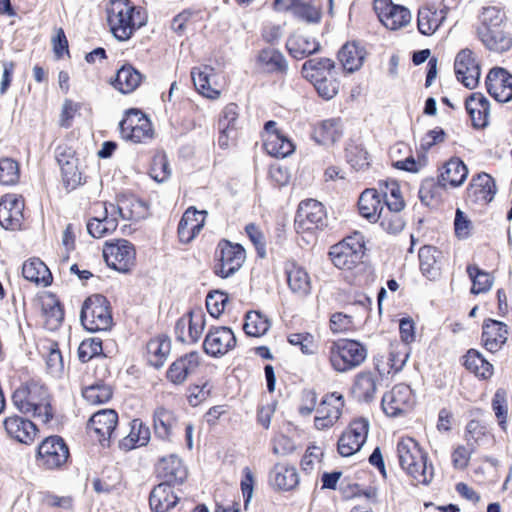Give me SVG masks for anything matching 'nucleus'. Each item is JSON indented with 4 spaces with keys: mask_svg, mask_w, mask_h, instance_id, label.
I'll return each mask as SVG.
<instances>
[{
    "mask_svg": "<svg viewBox=\"0 0 512 512\" xmlns=\"http://www.w3.org/2000/svg\"><path fill=\"white\" fill-rule=\"evenodd\" d=\"M107 21L114 37L126 41L145 25L146 16L128 0H111L107 8Z\"/></svg>",
    "mask_w": 512,
    "mask_h": 512,
    "instance_id": "obj_1",
    "label": "nucleus"
},
{
    "mask_svg": "<svg viewBox=\"0 0 512 512\" xmlns=\"http://www.w3.org/2000/svg\"><path fill=\"white\" fill-rule=\"evenodd\" d=\"M477 35L483 45L502 53L512 46V38L504 28V14L496 7H486L479 16Z\"/></svg>",
    "mask_w": 512,
    "mask_h": 512,
    "instance_id": "obj_2",
    "label": "nucleus"
},
{
    "mask_svg": "<svg viewBox=\"0 0 512 512\" xmlns=\"http://www.w3.org/2000/svg\"><path fill=\"white\" fill-rule=\"evenodd\" d=\"M15 407L22 413L48 423L52 410L47 389L36 383H30L15 390L12 396Z\"/></svg>",
    "mask_w": 512,
    "mask_h": 512,
    "instance_id": "obj_3",
    "label": "nucleus"
},
{
    "mask_svg": "<svg viewBox=\"0 0 512 512\" xmlns=\"http://www.w3.org/2000/svg\"><path fill=\"white\" fill-rule=\"evenodd\" d=\"M367 358L366 347L356 340L338 339L328 348V361L337 373H347L361 366Z\"/></svg>",
    "mask_w": 512,
    "mask_h": 512,
    "instance_id": "obj_4",
    "label": "nucleus"
},
{
    "mask_svg": "<svg viewBox=\"0 0 512 512\" xmlns=\"http://www.w3.org/2000/svg\"><path fill=\"white\" fill-rule=\"evenodd\" d=\"M80 320L91 332L109 330L113 320L108 300L100 294L88 297L83 303Z\"/></svg>",
    "mask_w": 512,
    "mask_h": 512,
    "instance_id": "obj_5",
    "label": "nucleus"
},
{
    "mask_svg": "<svg viewBox=\"0 0 512 512\" xmlns=\"http://www.w3.org/2000/svg\"><path fill=\"white\" fill-rule=\"evenodd\" d=\"M364 250V237L361 233L355 232L332 246L329 255L337 268L351 270L361 262Z\"/></svg>",
    "mask_w": 512,
    "mask_h": 512,
    "instance_id": "obj_6",
    "label": "nucleus"
},
{
    "mask_svg": "<svg viewBox=\"0 0 512 512\" xmlns=\"http://www.w3.org/2000/svg\"><path fill=\"white\" fill-rule=\"evenodd\" d=\"M96 214L87 223V231L94 238H102L112 233L118 226L117 216L131 219L133 216L124 212L123 205L115 206L112 203H99L94 207Z\"/></svg>",
    "mask_w": 512,
    "mask_h": 512,
    "instance_id": "obj_7",
    "label": "nucleus"
},
{
    "mask_svg": "<svg viewBox=\"0 0 512 512\" xmlns=\"http://www.w3.org/2000/svg\"><path fill=\"white\" fill-rule=\"evenodd\" d=\"M326 211L322 203L314 199L300 202L295 218L297 233L314 232L326 225Z\"/></svg>",
    "mask_w": 512,
    "mask_h": 512,
    "instance_id": "obj_8",
    "label": "nucleus"
},
{
    "mask_svg": "<svg viewBox=\"0 0 512 512\" xmlns=\"http://www.w3.org/2000/svg\"><path fill=\"white\" fill-rule=\"evenodd\" d=\"M368 433L369 422L367 419L358 418L353 420L338 439L337 450L339 454L343 457L356 454L365 444Z\"/></svg>",
    "mask_w": 512,
    "mask_h": 512,
    "instance_id": "obj_9",
    "label": "nucleus"
},
{
    "mask_svg": "<svg viewBox=\"0 0 512 512\" xmlns=\"http://www.w3.org/2000/svg\"><path fill=\"white\" fill-rule=\"evenodd\" d=\"M120 131L123 138L135 143L146 142L154 136L150 120L135 109L127 112L125 118L120 122Z\"/></svg>",
    "mask_w": 512,
    "mask_h": 512,
    "instance_id": "obj_10",
    "label": "nucleus"
},
{
    "mask_svg": "<svg viewBox=\"0 0 512 512\" xmlns=\"http://www.w3.org/2000/svg\"><path fill=\"white\" fill-rule=\"evenodd\" d=\"M344 404L342 394L333 392L325 395L316 409L314 427L320 431L332 428L340 419Z\"/></svg>",
    "mask_w": 512,
    "mask_h": 512,
    "instance_id": "obj_11",
    "label": "nucleus"
},
{
    "mask_svg": "<svg viewBox=\"0 0 512 512\" xmlns=\"http://www.w3.org/2000/svg\"><path fill=\"white\" fill-rule=\"evenodd\" d=\"M218 249L219 256L215 272L222 278H228L242 267L246 259V252L241 245L225 240L219 243Z\"/></svg>",
    "mask_w": 512,
    "mask_h": 512,
    "instance_id": "obj_12",
    "label": "nucleus"
},
{
    "mask_svg": "<svg viewBox=\"0 0 512 512\" xmlns=\"http://www.w3.org/2000/svg\"><path fill=\"white\" fill-rule=\"evenodd\" d=\"M103 256L108 266L120 272H127L134 265L135 249L129 241L119 239L106 242Z\"/></svg>",
    "mask_w": 512,
    "mask_h": 512,
    "instance_id": "obj_13",
    "label": "nucleus"
},
{
    "mask_svg": "<svg viewBox=\"0 0 512 512\" xmlns=\"http://www.w3.org/2000/svg\"><path fill=\"white\" fill-rule=\"evenodd\" d=\"M69 449L64 440L58 436L46 438L38 447L37 461L47 469H56L66 463Z\"/></svg>",
    "mask_w": 512,
    "mask_h": 512,
    "instance_id": "obj_14",
    "label": "nucleus"
},
{
    "mask_svg": "<svg viewBox=\"0 0 512 512\" xmlns=\"http://www.w3.org/2000/svg\"><path fill=\"white\" fill-rule=\"evenodd\" d=\"M374 9L380 22L389 30L401 29L412 20L409 9L394 4L391 0H375Z\"/></svg>",
    "mask_w": 512,
    "mask_h": 512,
    "instance_id": "obj_15",
    "label": "nucleus"
},
{
    "mask_svg": "<svg viewBox=\"0 0 512 512\" xmlns=\"http://www.w3.org/2000/svg\"><path fill=\"white\" fill-rule=\"evenodd\" d=\"M454 70L457 80L466 88L474 89L478 85L481 74L480 65L470 49L464 48L458 52Z\"/></svg>",
    "mask_w": 512,
    "mask_h": 512,
    "instance_id": "obj_16",
    "label": "nucleus"
},
{
    "mask_svg": "<svg viewBox=\"0 0 512 512\" xmlns=\"http://www.w3.org/2000/svg\"><path fill=\"white\" fill-rule=\"evenodd\" d=\"M235 346L236 337L228 327L211 328L203 343L204 351L215 358L226 355Z\"/></svg>",
    "mask_w": 512,
    "mask_h": 512,
    "instance_id": "obj_17",
    "label": "nucleus"
},
{
    "mask_svg": "<svg viewBox=\"0 0 512 512\" xmlns=\"http://www.w3.org/2000/svg\"><path fill=\"white\" fill-rule=\"evenodd\" d=\"M414 396L409 386H395L382 398V408L386 415L395 417L413 408Z\"/></svg>",
    "mask_w": 512,
    "mask_h": 512,
    "instance_id": "obj_18",
    "label": "nucleus"
},
{
    "mask_svg": "<svg viewBox=\"0 0 512 512\" xmlns=\"http://www.w3.org/2000/svg\"><path fill=\"white\" fill-rule=\"evenodd\" d=\"M24 200L21 196L7 194L0 201V225L7 230H17L24 219Z\"/></svg>",
    "mask_w": 512,
    "mask_h": 512,
    "instance_id": "obj_19",
    "label": "nucleus"
},
{
    "mask_svg": "<svg viewBox=\"0 0 512 512\" xmlns=\"http://www.w3.org/2000/svg\"><path fill=\"white\" fill-rule=\"evenodd\" d=\"M488 93L498 102L512 100V75L503 68H493L486 77Z\"/></svg>",
    "mask_w": 512,
    "mask_h": 512,
    "instance_id": "obj_20",
    "label": "nucleus"
},
{
    "mask_svg": "<svg viewBox=\"0 0 512 512\" xmlns=\"http://www.w3.org/2000/svg\"><path fill=\"white\" fill-rule=\"evenodd\" d=\"M118 423V414L113 409H102L95 412L87 423V430L99 442L108 440Z\"/></svg>",
    "mask_w": 512,
    "mask_h": 512,
    "instance_id": "obj_21",
    "label": "nucleus"
},
{
    "mask_svg": "<svg viewBox=\"0 0 512 512\" xmlns=\"http://www.w3.org/2000/svg\"><path fill=\"white\" fill-rule=\"evenodd\" d=\"M206 211L189 207L178 224V236L182 243L191 242L205 225Z\"/></svg>",
    "mask_w": 512,
    "mask_h": 512,
    "instance_id": "obj_22",
    "label": "nucleus"
},
{
    "mask_svg": "<svg viewBox=\"0 0 512 512\" xmlns=\"http://www.w3.org/2000/svg\"><path fill=\"white\" fill-rule=\"evenodd\" d=\"M199 365L200 355L198 352L186 354L170 365L167 378L174 384H182L190 374L196 372Z\"/></svg>",
    "mask_w": 512,
    "mask_h": 512,
    "instance_id": "obj_23",
    "label": "nucleus"
},
{
    "mask_svg": "<svg viewBox=\"0 0 512 512\" xmlns=\"http://www.w3.org/2000/svg\"><path fill=\"white\" fill-rule=\"evenodd\" d=\"M287 284L291 292L299 297H305L311 292V279L305 268L295 262L285 266Z\"/></svg>",
    "mask_w": 512,
    "mask_h": 512,
    "instance_id": "obj_24",
    "label": "nucleus"
},
{
    "mask_svg": "<svg viewBox=\"0 0 512 512\" xmlns=\"http://www.w3.org/2000/svg\"><path fill=\"white\" fill-rule=\"evenodd\" d=\"M256 68L264 73H285L288 63L279 50L267 47L258 52Z\"/></svg>",
    "mask_w": 512,
    "mask_h": 512,
    "instance_id": "obj_25",
    "label": "nucleus"
},
{
    "mask_svg": "<svg viewBox=\"0 0 512 512\" xmlns=\"http://www.w3.org/2000/svg\"><path fill=\"white\" fill-rule=\"evenodd\" d=\"M4 427L10 437L24 444L33 442L37 434V428L33 422L18 416L6 418Z\"/></svg>",
    "mask_w": 512,
    "mask_h": 512,
    "instance_id": "obj_26",
    "label": "nucleus"
},
{
    "mask_svg": "<svg viewBox=\"0 0 512 512\" xmlns=\"http://www.w3.org/2000/svg\"><path fill=\"white\" fill-rule=\"evenodd\" d=\"M495 194V181L489 174L480 173L472 179L468 195L474 202L487 204L493 200Z\"/></svg>",
    "mask_w": 512,
    "mask_h": 512,
    "instance_id": "obj_27",
    "label": "nucleus"
},
{
    "mask_svg": "<svg viewBox=\"0 0 512 512\" xmlns=\"http://www.w3.org/2000/svg\"><path fill=\"white\" fill-rule=\"evenodd\" d=\"M358 208L362 217L371 223H375L385 208V204L382 202L380 192L377 189L370 188L361 193Z\"/></svg>",
    "mask_w": 512,
    "mask_h": 512,
    "instance_id": "obj_28",
    "label": "nucleus"
},
{
    "mask_svg": "<svg viewBox=\"0 0 512 512\" xmlns=\"http://www.w3.org/2000/svg\"><path fill=\"white\" fill-rule=\"evenodd\" d=\"M213 76H215V70L209 65H201L191 70V78L196 90L209 99H217L220 96V90L212 83Z\"/></svg>",
    "mask_w": 512,
    "mask_h": 512,
    "instance_id": "obj_29",
    "label": "nucleus"
},
{
    "mask_svg": "<svg viewBox=\"0 0 512 512\" xmlns=\"http://www.w3.org/2000/svg\"><path fill=\"white\" fill-rule=\"evenodd\" d=\"M465 107L474 127L484 128L488 124L490 107L483 94L472 93L466 99Z\"/></svg>",
    "mask_w": 512,
    "mask_h": 512,
    "instance_id": "obj_30",
    "label": "nucleus"
},
{
    "mask_svg": "<svg viewBox=\"0 0 512 512\" xmlns=\"http://www.w3.org/2000/svg\"><path fill=\"white\" fill-rule=\"evenodd\" d=\"M507 326L499 321L489 319L483 325L482 341L490 352L498 351L507 341Z\"/></svg>",
    "mask_w": 512,
    "mask_h": 512,
    "instance_id": "obj_31",
    "label": "nucleus"
},
{
    "mask_svg": "<svg viewBox=\"0 0 512 512\" xmlns=\"http://www.w3.org/2000/svg\"><path fill=\"white\" fill-rule=\"evenodd\" d=\"M442 253L433 246H423L418 251V261L422 274L429 280L440 276Z\"/></svg>",
    "mask_w": 512,
    "mask_h": 512,
    "instance_id": "obj_32",
    "label": "nucleus"
},
{
    "mask_svg": "<svg viewBox=\"0 0 512 512\" xmlns=\"http://www.w3.org/2000/svg\"><path fill=\"white\" fill-rule=\"evenodd\" d=\"M411 349L407 346H396L392 348L386 360L382 357L376 359V368L382 375L397 373L403 369L409 356Z\"/></svg>",
    "mask_w": 512,
    "mask_h": 512,
    "instance_id": "obj_33",
    "label": "nucleus"
},
{
    "mask_svg": "<svg viewBox=\"0 0 512 512\" xmlns=\"http://www.w3.org/2000/svg\"><path fill=\"white\" fill-rule=\"evenodd\" d=\"M178 500L179 498L170 484L161 483L152 490L149 503L155 512H168L177 504Z\"/></svg>",
    "mask_w": 512,
    "mask_h": 512,
    "instance_id": "obj_34",
    "label": "nucleus"
},
{
    "mask_svg": "<svg viewBox=\"0 0 512 512\" xmlns=\"http://www.w3.org/2000/svg\"><path fill=\"white\" fill-rule=\"evenodd\" d=\"M397 455L400 467L410 476L416 473V440L403 436L397 443Z\"/></svg>",
    "mask_w": 512,
    "mask_h": 512,
    "instance_id": "obj_35",
    "label": "nucleus"
},
{
    "mask_svg": "<svg viewBox=\"0 0 512 512\" xmlns=\"http://www.w3.org/2000/svg\"><path fill=\"white\" fill-rule=\"evenodd\" d=\"M334 67V61L329 58H314L303 64L302 74L305 79L315 84L332 75Z\"/></svg>",
    "mask_w": 512,
    "mask_h": 512,
    "instance_id": "obj_36",
    "label": "nucleus"
},
{
    "mask_svg": "<svg viewBox=\"0 0 512 512\" xmlns=\"http://www.w3.org/2000/svg\"><path fill=\"white\" fill-rule=\"evenodd\" d=\"M287 49L290 55L296 59H303L313 53H316L319 48V42L308 35L296 33L287 40Z\"/></svg>",
    "mask_w": 512,
    "mask_h": 512,
    "instance_id": "obj_37",
    "label": "nucleus"
},
{
    "mask_svg": "<svg viewBox=\"0 0 512 512\" xmlns=\"http://www.w3.org/2000/svg\"><path fill=\"white\" fill-rule=\"evenodd\" d=\"M178 420L174 413L164 407H158L153 415V426L157 437L163 440H170Z\"/></svg>",
    "mask_w": 512,
    "mask_h": 512,
    "instance_id": "obj_38",
    "label": "nucleus"
},
{
    "mask_svg": "<svg viewBox=\"0 0 512 512\" xmlns=\"http://www.w3.org/2000/svg\"><path fill=\"white\" fill-rule=\"evenodd\" d=\"M365 57V49L355 42L346 43L338 53L339 61L341 62L344 70L349 73H353L360 69Z\"/></svg>",
    "mask_w": 512,
    "mask_h": 512,
    "instance_id": "obj_39",
    "label": "nucleus"
},
{
    "mask_svg": "<svg viewBox=\"0 0 512 512\" xmlns=\"http://www.w3.org/2000/svg\"><path fill=\"white\" fill-rule=\"evenodd\" d=\"M158 469L168 484H181L187 477V470L182 461L175 455L163 458Z\"/></svg>",
    "mask_w": 512,
    "mask_h": 512,
    "instance_id": "obj_40",
    "label": "nucleus"
},
{
    "mask_svg": "<svg viewBox=\"0 0 512 512\" xmlns=\"http://www.w3.org/2000/svg\"><path fill=\"white\" fill-rule=\"evenodd\" d=\"M22 274L28 281L44 287L50 285L52 281L50 270L45 263L38 258H32L26 261L22 267Z\"/></svg>",
    "mask_w": 512,
    "mask_h": 512,
    "instance_id": "obj_41",
    "label": "nucleus"
},
{
    "mask_svg": "<svg viewBox=\"0 0 512 512\" xmlns=\"http://www.w3.org/2000/svg\"><path fill=\"white\" fill-rule=\"evenodd\" d=\"M378 379L372 372H361L354 380L352 392L358 400L369 402L377 391Z\"/></svg>",
    "mask_w": 512,
    "mask_h": 512,
    "instance_id": "obj_42",
    "label": "nucleus"
},
{
    "mask_svg": "<svg viewBox=\"0 0 512 512\" xmlns=\"http://www.w3.org/2000/svg\"><path fill=\"white\" fill-rule=\"evenodd\" d=\"M468 175L466 165L457 158L450 159L444 166V171L441 173L440 183L443 187L450 185L457 187L463 184Z\"/></svg>",
    "mask_w": 512,
    "mask_h": 512,
    "instance_id": "obj_43",
    "label": "nucleus"
},
{
    "mask_svg": "<svg viewBox=\"0 0 512 512\" xmlns=\"http://www.w3.org/2000/svg\"><path fill=\"white\" fill-rule=\"evenodd\" d=\"M150 440V430L140 419H133L130 423V432L124 437L120 446L125 450L145 446Z\"/></svg>",
    "mask_w": 512,
    "mask_h": 512,
    "instance_id": "obj_44",
    "label": "nucleus"
},
{
    "mask_svg": "<svg viewBox=\"0 0 512 512\" xmlns=\"http://www.w3.org/2000/svg\"><path fill=\"white\" fill-rule=\"evenodd\" d=\"M389 154L393 167L408 172H416V161L413 157V151L406 143H396L390 148Z\"/></svg>",
    "mask_w": 512,
    "mask_h": 512,
    "instance_id": "obj_45",
    "label": "nucleus"
},
{
    "mask_svg": "<svg viewBox=\"0 0 512 512\" xmlns=\"http://www.w3.org/2000/svg\"><path fill=\"white\" fill-rule=\"evenodd\" d=\"M342 134L341 122L339 119H327L321 121L314 129V139L323 145L335 143Z\"/></svg>",
    "mask_w": 512,
    "mask_h": 512,
    "instance_id": "obj_46",
    "label": "nucleus"
},
{
    "mask_svg": "<svg viewBox=\"0 0 512 512\" xmlns=\"http://www.w3.org/2000/svg\"><path fill=\"white\" fill-rule=\"evenodd\" d=\"M271 483L281 490H291L298 484L297 470L293 466L275 465L270 475Z\"/></svg>",
    "mask_w": 512,
    "mask_h": 512,
    "instance_id": "obj_47",
    "label": "nucleus"
},
{
    "mask_svg": "<svg viewBox=\"0 0 512 512\" xmlns=\"http://www.w3.org/2000/svg\"><path fill=\"white\" fill-rule=\"evenodd\" d=\"M41 312L43 324L48 330L53 331L60 326L63 320V311L54 297L48 296L42 299Z\"/></svg>",
    "mask_w": 512,
    "mask_h": 512,
    "instance_id": "obj_48",
    "label": "nucleus"
},
{
    "mask_svg": "<svg viewBox=\"0 0 512 512\" xmlns=\"http://www.w3.org/2000/svg\"><path fill=\"white\" fill-rule=\"evenodd\" d=\"M142 76L132 66H123L118 70L114 87L123 94L134 91L141 83Z\"/></svg>",
    "mask_w": 512,
    "mask_h": 512,
    "instance_id": "obj_49",
    "label": "nucleus"
},
{
    "mask_svg": "<svg viewBox=\"0 0 512 512\" xmlns=\"http://www.w3.org/2000/svg\"><path fill=\"white\" fill-rule=\"evenodd\" d=\"M263 147L266 152L274 157H287L294 151L293 143L282 133L270 134L264 138Z\"/></svg>",
    "mask_w": 512,
    "mask_h": 512,
    "instance_id": "obj_50",
    "label": "nucleus"
},
{
    "mask_svg": "<svg viewBox=\"0 0 512 512\" xmlns=\"http://www.w3.org/2000/svg\"><path fill=\"white\" fill-rule=\"evenodd\" d=\"M379 190L384 199L385 206L396 210H403L405 202L400 191L398 183L394 180H381L379 182Z\"/></svg>",
    "mask_w": 512,
    "mask_h": 512,
    "instance_id": "obj_51",
    "label": "nucleus"
},
{
    "mask_svg": "<svg viewBox=\"0 0 512 512\" xmlns=\"http://www.w3.org/2000/svg\"><path fill=\"white\" fill-rule=\"evenodd\" d=\"M464 366L476 376L488 378L492 375L493 366L476 350H469L464 356Z\"/></svg>",
    "mask_w": 512,
    "mask_h": 512,
    "instance_id": "obj_52",
    "label": "nucleus"
},
{
    "mask_svg": "<svg viewBox=\"0 0 512 512\" xmlns=\"http://www.w3.org/2000/svg\"><path fill=\"white\" fill-rule=\"evenodd\" d=\"M171 344L165 338H155L148 342L147 353L149 362L159 368L163 366L165 360L170 354Z\"/></svg>",
    "mask_w": 512,
    "mask_h": 512,
    "instance_id": "obj_53",
    "label": "nucleus"
},
{
    "mask_svg": "<svg viewBox=\"0 0 512 512\" xmlns=\"http://www.w3.org/2000/svg\"><path fill=\"white\" fill-rule=\"evenodd\" d=\"M402 210L385 206L379 215L380 226L389 234H396L403 230L405 222L400 214Z\"/></svg>",
    "mask_w": 512,
    "mask_h": 512,
    "instance_id": "obj_54",
    "label": "nucleus"
},
{
    "mask_svg": "<svg viewBox=\"0 0 512 512\" xmlns=\"http://www.w3.org/2000/svg\"><path fill=\"white\" fill-rule=\"evenodd\" d=\"M443 188L440 182H436L434 179H425L418 191V196L424 205L434 208L440 203Z\"/></svg>",
    "mask_w": 512,
    "mask_h": 512,
    "instance_id": "obj_55",
    "label": "nucleus"
},
{
    "mask_svg": "<svg viewBox=\"0 0 512 512\" xmlns=\"http://www.w3.org/2000/svg\"><path fill=\"white\" fill-rule=\"evenodd\" d=\"M467 273L472 281L471 293L480 294L490 290L493 278L488 272L481 270L477 265H469Z\"/></svg>",
    "mask_w": 512,
    "mask_h": 512,
    "instance_id": "obj_56",
    "label": "nucleus"
},
{
    "mask_svg": "<svg viewBox=\"0 0 512 512\" xmlns=\"http://www.w3.org/2000/svg\"><path fill=\"white\" fill-rule=\"evenodd\" d=\"M441 22L437 10L432 7H424L418 10V31L423 35L433 34Z\"/></svg>",
    "mask_w": 512,
    "mask_h": 512,
    "instance_id": "obj_57",
    "label": "nucleus"
},
{
    "mask_svg": "<svg viewBox=\"0 0 512 512\" xmlns=\"http://www.w3.org/2000/svg\"><path fill=\"white\" fill-rule=\"evenodd\" d=\"M270 327L269 320L259 312H248L246 314L244 330L247 335L260 337L264 335Z\"/></svg>",
    "mask_w": 512,
    "mask_h": 512,
    "instance_id": "obj_58",
    "label": "nucleus"
},
{
    "mask_svg": "<svg viewBox=\"0 0 512 512\" xmlns=\"http://www.w3.org/2000/svg\"><path fill=\"white\" fill-rule=\"evenodd\" d=\"M84 399L91 405L106 403L112 397V390L109 386L96 383L83 389Z\"/></svg>",
    "mask_w": 512,
    "mask_h": 512,
    "instance_id": "obj_59",
    "label": "nucleus"
},
{
    "mask_svg": "<svg viewBox=\"0 0 512 512\" xmlns=\"http://www.w3.org/2000/svg\"><path fill=\"white\" fill-rule=\"evenodd\" d=\"M346 157L348 163L356 171H365L370 165L367 151L360 146L349 145L346 149Z\"/></svg>",
    "mask_w": 512,
    "mask_h": 512,
    "instance_id": "obj_60",
    "label": "nucleus"
},
{
    "mask_svg": "<svg viewBox=\"0 0 512 512\" xmlns=\"http://www.w3.org/2000/svg\"><path fill=\"white\" fill-rule=\"evenodd\" d=\"M19 165L11 158L0 159V184L13 185L19 180Z\"/></svg>",
    "mask_w": 512,
    "mask_h": 512,
    "instance_id": "obj_61",
    "label": "nucleus"
},
{
    "mask_svg": "<svg viewBox=\"0 0 512 512\" xmlns=\"http://www.w3.org/2000/svg\"><path fill=\"white\" fill-rule=\"evenodd\" d=\"M288 342L300 348L305 355H313L317 351L315 337L310 333H293L288 336Z\"/></svg>",
    "mask_w": 512,
    "mask_h": 512,
    "instance_id": "obj_62",
    "label": "nucleus"
},
{
    "mask_svg": "<svg viewBox=\"0 0 512 512\" xmlns=\"http://www.w3.org/2000/svg\"><path fill=\"white\" fill-rule=\"evenodd\" d=\"M187 315L189 321L187 332L188 342L195 343L199 340L204 329V315L201 310L190 311Z\"/></svg>",
    "mask_w": 512,
    "mask_h": 512,
    "instance_id": "obj_63",
    "label": "nucleus"
},
{
    "mask_svg": "<svg viewBox=\"0 0 512 512\" xmlns=\"http://www.w3.org/2000/svg\"><path fill=\"white\" fill-rule=\"evenodd\" d=\"M102 353V341L99 338H89L81 342L78 348V357L85 363Z\"/></svg>",
    "mask_w": 512,
    "mask_h": 512,
    "instance_id": "obj_64",
    "label": "nucleus"
}]
</instances>
